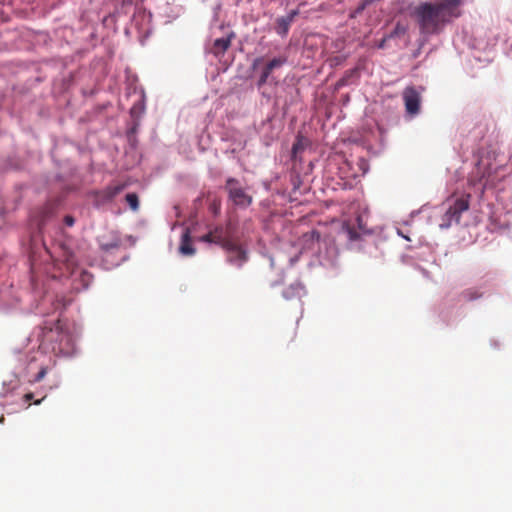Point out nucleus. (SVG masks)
<instances>
[{"mask_svg": "<svg viewBox=\"0 0 512 512\" xmlns=\"http://www.w3.org/2000/svg\"><path fill=\"white\" fill-rule=\"evenodd\" d=\"M304 239L306 241H319L320 239V233L316 230H312L306 234H304Z\"/></svg>", "mask_w": 512, "mask_h": 512, "instance_id": "obj_20", "label": "nucleus"}, {"mask_svg": "<svg viewBox=\"0 0 512 512\" xmlns=\"http://www.w3.org/2000/svg\"><path fill=\"white\" fill-rule=\"evenodd\" d=\"M223 249L226 252L227 262L233 266L241 268L248 261L247 250L233 240Z\"/></svg>", "mask_w": 512, "mask_h": 512, "instance_id": "obj_5", "label": "nucleus"}, {"mask_svg": "<svg viewBox=\"0 0 512 512\" xmlns=\"http://www.w3.org/2000/svg\"><path fill=\"white\" fill-rule=\"evenodd\" d=\"M402 97L407 114L410 116L417 115L421 107V92L414 86H407L402 92Z\"/></svg>", "mask_w": 512, "mask_h": 512, "instance_id": "obj_6", "label": "nucleus"}, {"mask_svg": "<svg viewBox=\"0 0 512 512\" xmlns=\"http://www.w3.org/2000/svg\"><path fill=\"white\" fill-rule=\"evenodd\" d=\"M356 72H357V69H353V70L348 71V72L346 73V76H345V77H343V78L340 80V83H341V84H345V83H346V77H348L349 75H352V74H354V73H356Z\"/></svg>", "mask_w": 512, "mask_h": 512, "instance_id": "obj_23", "label": "nucleus"}, {"mask_svg": "<svg viewBox=\"0 0 512 512\" xmlns=\"http://www.w3.org/2000/svg\"><path fill=\"white\" fill-rule=\"evenodd\" d=\"M304 294L305 287L299 282L289 285L283 291V297L287 300L301 299Z\"/></svg>", "mask_w": 512, "mask_h": 512, "instance_id": "obj_12", "label": "nucleus"}, {"mask_svg": "<svg viewBox=\"0 0 512 512\" xmlns=\"http://www.w3.org/2000/svg\"><path fill=\"white\" fill-rule=\"evenodd\" d=\"M45 397H46V395H44L41 399L36 400V401H35V404H36V405L40 404V403L45 399Z\"/></svg>", "mask_w": 512, "mask_h": 512, "instance_id": "obj_26", "label": "nucleus"}, {"mask_svg": "<svg viewBox=\"0 0 512 512\" xmlns=\"http://www.w3.org/2000/svg\"><path fill=\"white\" fill-rule=\"evenodd\" d=\"M298 13V10H292L287 16L277 18L275 26L276 33L280 36H286Z\"/></svg>", "mask_w": 512, "mask_h": 512, "instance_id": "obj_9", "label": "nucleus"}, {"mask_svg": "<svg viewBox=\"0 0 512 512\" xmlns=\"http://www.w3.org/2000/svg\"><path fill=\"white\" fill-rule=\"evenodd\" d=\"M355 221L357 223L358 230L355 228L354 224L352 225L349 222H345L343 224V230L346 232L349 240H351V241L359 240L360 237H361V233H365L366 232V229H365L364 224H363L362 217L360 215H358L356 217Z\"/></svg>", "mask_w": 512, "mask_h": 512, "instance_id": "obj_10", "label": "nucleus"}, {"mask_svg": "<svg viewBox=\"0 0 512 512\" xmlns=\"http://www.w3.org/2000/svg\"><path fill=\"white\" fill-rule=\"evenodd\" d=\"M179 251L182 255L185 256H190L195 253V249L191 243L190 234L188 230L185 231V233H183L182 235Z\"/></svg>", "mask_w": 512, "mask_h": 512, "instance_id": "obj_14", "label": "nucleus"}, {"mask_svg": "<svg viewBox=\"0 0 512 512\" xmlns=\"http://www.w3.org/2000/svg\"><path fill=\"white\" fill-rule=\"evenodd\" d=\"M368 5H370V4L366 3L365 0H362L361 3L356 7V9L350 13V17L351 18L357 17L358 15H360L365 10V8Z\"/></svg>", "mask_w": 512, "mask_h": 512, "instance_id": "obj_19", "label": "nucleus"}, {"mask_svg": "<svg viewBox=\"0 0 512 512\" xmlns=\"http://www.w3.org/2000/svg\"><path fill=\"white\" fill-rule=\"evenodd\" d=\"M51 339L55 340L52 351L57 355L69 356L74 352L72 336L62 330L50 331Z\"/></svg>", "mask_w": 512, "mask_h": 512, "instance_id": "obj_2", "label": "nucleus"}, {"mask_svg": "<svg viewBox=\"0 0 512 512\" xmlns=\"http://www.w3.org/2000/svg\"><path fill=\"white\" fill-rule=\"evenodd\" d=\"M480 169H481V163H478L477 170L480 171Z\"/></svg>", "mask_w": 512, "mask_h": 512, "instance_id": "obj_28", "label": "nucleus"}, {"mask_svg": "<svg viewBox=\"0 0 512 512\" xmlns=\"http://www.w3.org/2000/svg\"><path fill=\"white\" fill-rule=\"evenodd\" d=\"M300 148H301L300 143H299V142L295 143V144L293 145V148H292L293 153H294V154H296V153H297V151H298Z\"/></svg>", "mask_w": 512, "mask_h": 512, "instance_id": "obj_25", "label": "nucleus"}, {"mask_svg": "<svg viewBox=\"0 0 512 512\" xmlns=\"http://www.w3.org/2000/svg\"><path fill=\"white\" fill-rule=\"evenodd\" d=\"M462 0H439L423 2L416 6L411 15L415 18L422 34H437L462 15Z\"/></svg>", "mask_w": 512, "mask_h": 512, "instance_id": "obj_1", "label": "nucleus"}, {"mask_svg": "<svg viewBox=\"0 0 512 512\" xmlns=\"http://www.w3.org/2000/svg\"><path fill=\"white\" fill-rule=\"evenodd\" d=\"M66 264L67 266L70 268V267H73L75 265V261H74V257L73 255H69L66 257Z\"/></svg>", "mask_w": 512, "mask_h": 512, "instance_id": "obj_22", "label": "nucleus"}, {"mask_svg": "<svg viewBox=\"0 0 512 512\" xmlns=\"http://www.w3.org/2000/svg\"><path fill=\"white\" fill-rule=\"evenodd\" d=\"M127 187L126 183L111 184L104 188L99 194L104 201L113 200L118 194H120Z\"/></svg>", "mask_w": 512, "mask_h": 512, "instance_id": "obj_11", "label": "nucleus"}, {"mask_svg": "<svg viewBox=\"0 0 512 512\" xmlns=\"http://www.w3.org/2000/svg\"><path fill=\"white\" fill-rule=\"evenodd\" d=\"M484 177H485V173H482V175L479 177L478 181L481 182Z\"/></svg>", "mask_w": 512, "mask_h": 512, "instance_id": "obj_27", "label": "nucleus"}, {"mask_svg": "<svg viewBox=\"0 0 512 512\" xmlns=\"http://www.w3.org/2000/svg\"><path fill=\"white\" fill-rule=\"evenodd\" d=\"M286 61V57H278L269 61L262 70L261 76L258 80V86H263L268 81V78L270 74L273 72V70L283 66L286 63Z\"/></svg>", "mask_w": 512, "mask_h": 512, "instance_id": "obj_8", "label": "nucleus"}, {"mask_svg": "<svg viewBox=\"0 0 512 512\" xmlns=\"http://www.w3.org/2000/svg\"><path fill=\"white\" fill-rule=\"evenodd\" d=\"M48 369V366H42L38 373L31 380H29V382L33 384L42 381L46 376Z\"/></svg>", "mask_w": 512, "mask_h": 512, "instance_id": "obj_17", "label": "nucleus"}, {"mask_svg": "<svg viewBox=\"0 0 512 512\" xmlns=\"http://www.w3.org/2000/svg\"><path fill=\"white\" fill-rule=\"evenodd\" d=\"M125 200L128 203L132 211L136 212L139 209V198L136 193H128L125 196Z\"/></svg>", "mask_w": 512, "mask_h": 512, "instance_id": "obj_15", "label": "nucleus"}, {"mask_svg": "<svg viewBox=\"0 0 512 512\" xmlns=\"http://www.w3.org/2000/svg\"><path fill=\"white\" fill-rule=\"evenodd\" d=\"M3 421H4V417L2 416V417H0V423H3Z\"/></svg>", "mask_w": 512, "mask_h": 512, "instance_id": "obj_29", "label": "nucleus"}, {"mask_svg": "<svg viewBox=\"0 0 512 512\" xmlns=\"http://www.w3.org/2000/svg\"><path fill=\"white\" fill-rule=\"evenodd\" d=\"M470 195L462 196L457 198L454 203L448 208L444 215L446 221L445 224H441V227H449L452 221L459 223L461 214L469 209Z\"/></svg>", "mask_w": 512, "mask_h": 512, "instance_id": "obj_4", "label": "nucleus"}, {"mask_svg": "<svg viewBox=\"0 0 512 512\" xmlns=\"http://www.w3.org/2000/svg\"><path fill=\"white\" fill-rule=\"evenodd\" d=\"M225 189L228 192L230 200L235 205L247 207L251 204L252 197L245 192L237 179L228 178L226 181Z\"/></svg>", "mask_w": 512, "mask_h": 512, "instance_id": "obj_3", "label": "nucleus"}, {"mask_svg": "<svg viewBox=\"0 0 512 512\" xmlns=\"http://www.w3.org/2000/svg\"><path fill=\"white\" fill-rule=\"evenodd\" d=\"M121 241L119 239H114L111 242H102L100 247L103 251H111L113 249H117L120 247Z\"/></svg>", "mask_w": 512, "mask_h": 512, "instance_id": "obj_16", "label": "nucleus"}, {"mask_svg": "<svg viewBox=\"0 0 512 512\" xmlns=\"http://www.w3.org/2000/svg\"><path fill=\"white\" fill-rule=\"evenodd\" d=\"M199 241L214 243L224 248L232 241V239L228 237L227 231L224 229L223 226H216L213 229H211L208 233L201 236L199 238Z\"/></svg>", "mask_w": 512, "mask_h": 512, "instance_id": "obj_7", "label": "nucleus"}, {"mask_svg": "<svg viewBox=\"0 0 512 512\" xmlns=\"http://www.w3.org/2000/svg\"><path fill=\"white\" fill-rule=\"evenodd\" d=\"M231 45V37H222L214 41L211 52L215 56L223 55Z\"/></svg>", "mask_w": 512, "mask_h": 512, "instance_id": "obj_13", "label": "nucleus"}, {"mask_svg": "<svg viewBox=\"0 0 512 512\" xmlns=\"http://www.w3.org/2000/svg\"><path fill=\"white\" fill-rule=\"evenodd\" d=\"M64 223H65L66 226L72 227L74 225V223H75V219L71 215H66L64 217Z\"/></svg>", "mask_w": 512, "mask_h": 512, "instance_id": "obj_21", "label": "nucleus"}, {"mask_svg": "<svg viewBox=\"0 0 512 512\" xmlns=\"http://www.w3.org/2000/svg\"><path fill=\"white\" fill-rule=\"evenodd\" d=\"M23 398H24V400L26 402H28V401H30V400H32L34 398V394L31 393V392L30 393H26Z\"/></svg>", "mask_w": 512, "mask_h": 512, "instance_id": "obj_24", "label": "nucleus"}, {"mask_svg": "<svg viewBox=\"0 0 512 512\" xmlns=\"http://www.w3.org/2000/svg\"><path fill=\"white\" fill-rule=\"evenodd\" d=\"M92 280H93V276L89 272L82 271L80 273V281L82 282V285L84 288H87L90 285V283L92 282Z\"/></svg>", "mask_w": 512, "mask_h": 512, "instance_id": "obj_18", "label": "nucleus"}]
</instances>
